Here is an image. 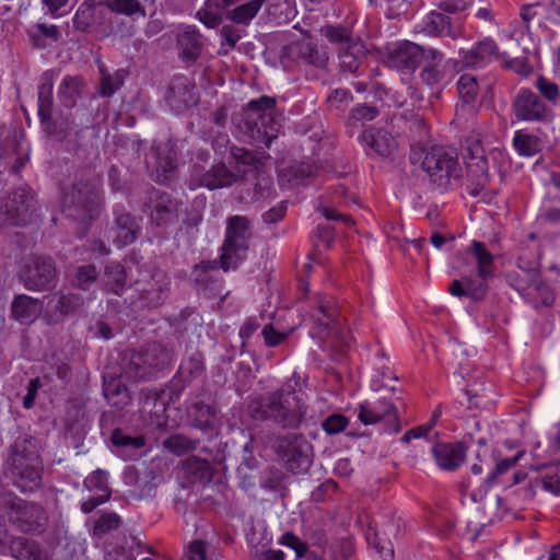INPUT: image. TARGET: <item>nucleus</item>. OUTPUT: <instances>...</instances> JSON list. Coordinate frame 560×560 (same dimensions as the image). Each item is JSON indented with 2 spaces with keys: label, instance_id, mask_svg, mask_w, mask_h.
Here are the masks:
<instances>
[{
  "label": "nucleus",
  "instance_id": "obj_39",
  "mask_svg": "<svg viewBox=\"0 0 560 560\" xmlns=\"http://www.w3.org/2000/svg\"><path fill=\"white\" fill-rule=\"evenodd\" d=\"M84 81L80 75H66L58 88V96L66 107H73L81 96Z\"/></svg>",
  "mask_w": 560,
  "mask_h": 560
},
{
  "label": "nucleus",
  "instance_id": "obj_51",
  "mask_svg": "<svg viewBox=\"0 0 560 560\" xmlns=\"http://www.w3.org/2000/svg\"><path fill=\"white\" fill-rule=\"evenodd\" d=\"M378 115V109L375 106L366 104H358L350 112L347 125L349 127H357L358 122L364 125L368 121H372Z\"/></svg>",
  "mask_w": 560,
  "mask_h": 560
},
{
  "label": "nucleus",
  "instance_id": "obj_33",
  "mask_svg": "<svg viewBox=\"0 0 560 560\" xmlns=\"http://www.w3.org/2000/svg\"><path fill=\"white\" fill-rule=\"evenodd\" d=\"M421 32L434 36L456 38L459 33L451 26V18L438 11H431L422 21Z\"/></svg>",
  "mask_w": 560,
  "mask_h": 560
},
{
  "label": "nucleus",
  "instance_id": "obj_10",
  "mask_svg": "<svg viewBox=\"0 0 560 560\" xmlns=\"http://www.w3.org/2000/svg\"><path fill=\"white\" fill-rule=\"evenodd\" d=\"M271 447L294 474L304 472L312 465V445L303 434L279 435Z\"/></svg>",
  "mask_w": 560,
  "mask_h": 560
},
{
  "label": "nucleus",
  "instance_id": "obj_20",
  "mask_svg": "<svg viewBox=\"0 0 560 560\" xmlns=\"http://www.w3.org/2000/svg\"><path fill=\"white\" fill-rule=\"evenodd\" d=\"M52 88L51 77L45 73L44 82L38 86V116L44 131L62 140L68 136V128L58 127L52 120Z\"/></svg>",
  "mask_w": 560,
  "mask_h": 560
},
{
  "label": "nucleus",
  "instance_id": "obj_49",
  "mask_svg": "<svg viewBox=\"0 0 560 560\" xmlns=\"http://www.w3.org/2000/svg\"><path fill=\"white\" fill-rule=\"evenodd\" d=\"M353 103V96L347 89H335L327 98V109L337 114H343L346 109Z\"/></svg>",
  "mask_w": 560,
  "mask_h": 560
},
{
  "label": "nucleus",
  "instance_id": "obj_45",
  "mask_svg": "<svg viewBox=\"0 0 560 560\" xmlns=\"http://www.w3.org/2000/svg\"><path fill=\"white\" fill-rule=\"evenodd\" d=\"M471 253L478 265L477 277L487 279L493 275V255L479 241L471 243Z\"/></svg>",
  "mask_w": 560,
  "mask_h": 560
},
{
  "label": "nucleus",
  "instance_id": "obj_47",
  "mask_svg": "<svg viewBox=\"0 0 560 560\" xmlns=\"http://www.w3.org/2000/svg\"><path fill=\"white\" fill-rule=\"evenodd\" d=\"M199 445V440L190 439L183 434H173L164 440L163 446L177 456L194 451Z\"/></svg>",
  "mask_w": 560,
  "mask_h": 560
},
{
  "label": "nucleus",
  "instance_id": "obj_21",
  "mask_svg": "<svg viewBox=\"0 0 560 560\" xmlns=\"http://www.w3.org/2000/svg\"><path fill=\"white\" fill-rule=\"evenodd\" d=\"M282 59L324 68L328 62V55L308 39H300L290 43L282 49Z\"/></svg>",
  "mask_w": 560,
  "mask_h": 560
},
{
  "label": "nucleus",
  "instance_id": "obj_18",
  "mask_svg": "<svg viewBox=\"0 0 560 560\" xmlns=\"http://www.w3.org/2000/svg\"><path fill=\"white\" fill-rule=\"evenodd\" d=\"M177 153L171 142H154L144 154L148 170L155 172V180L164 184L177 167Z\"/></svg>",
  "mask_w": 560,
  "mask_h": 560
},
{
  "label": "nucleus",
  "instance_id": "obj_1",
  "mask_svg": "<svg viewBox=\"0 0 560 560\" xmlns=\"http://www.w3.org/2000/svg\"><path fill=\"white\" fill-rule=\"evenodd\" d=\"M250 416L282 429H298L306 419L307 405L291 386L261 395L248 405Z\"/></svg>",
  "mask_w": 560,
  "mask_h": 560
},
{
  "label": "nucleus",
  "instance_id": "obj_3",
  "mask_svg": "<svg viewBox=\"0 0 560 560\" xmlns=\"http://www.w3.org/2000/svg\"><path fill=\"white\" fill-rule=\"evenodd\" d=\"M102 196L100 180L94 177H80L63 190L62 212L70 219L86 223L100 214Z\"/></svg>",
  "mask_w": 560,
  "mask_h": 560
},
{
  "label": "nucleus",
  "instance_id": "obj_14",
  "mask_svg": "<svg viewBox=\"0 0 560 560\" xmlns=\"http://www.w3.org/2000/svg\"><path fill=\"white\" fill-rule=\"evenodd\" d=\"M246 171L228 168L225 163L220 162L217 165L211 166L209 170H205L203 166L195 164L190 173V187H206L210 190L231 186L238 179L241 173Z\"/></svg>",
  "mask_w": 560,
  "mask_h": 560
},
{
  "label": "nucleus",
  "instance_id": "obj_48",
  "mask_svg": "<svg viewBox=\"0 0 560 560\" xmlns=\"http://www.w3.org/2000/svg\"><path fill=\"white\" fill-rule=\"evenodd\" d=\"M96 8L93 3H82L73 18V26L81 32H89L96 24Z\"/></svg>",
  "mask_w": 560,
  "mask_h": 560
},
{
  "label": "nucleus",
  "instance_id": "obj_19",
  "mask_svg": "<svg viewBox=\"0 0 560 560\" xmlns=\"http://www.w3.org/2000/svg\"><path fill=\"white\" fill-rule=\"evenodd\" d=\"M427 49L409 40L387 45L385 59L389 67L413 72L425 58Z\"/></svg>",
  "mask_w": 560,
  "mask_h": 560
},
{
  "label": "nucleus",
  "instance_id": "obj_34",
  "mask_svg": "<svg viewBox=\"0 0 560 560\" xmlns=\"http://www.w3.org/2000/svg\"><path fill=\"white\" fill-rule=\"evenodd\" d=\"M114 446L120 448V456L126 459H132L137 456V451L144 446L145 440L141 435L131 436L116 429L110 436Z\"/></svg>",
  "mask_w": 560,
  "mask_h": 560
},
{
  "label": "nucleus",
  "instance_id": "obj_23",
  "mask_svg": "<svg viewBox=\"0 0 560 560\" xmlns=\"http://www.w3.org/2000/svg\"><path fill=\"white\" fill-rule=\"evenodd\" d=\"M47 299L46 317L49 324L61 323L84 305V299L79 293L58 291Z\"/></svg>",
  "mask_w": 560,
  "mask_h": 560
},
{
  "label": "nucleus",
  "instance_id": "obj_2",
  "mask_svg": "<svg viewBox=\"0 0 560 560\" xmlns=\"http://www.w3.org/2000/svg\"><path fill=\"white\" fill-rule=\"evenodd\" d=\"M40 443L32 435H22L8 448L7 471L15 487L33 491L40 486L44 470Z\"/></svg>",
  "mask_w": 560,
  "mask_h": 560
},
{
  "label": "nucleus",
  "instance_id": "obj_53",
  "mask_svg": "<svg viewBox=\"0 0 560 560\" xmlns=\"http://www.w3.org/2000/svg\"><path fill=\"white\" fill-rule=\"evenodd\" d=\"M459 97L465 104H470L476 101L478 94V83L475 77L464 74L457 82Z\"/></svg>",
  "mask_w": 560,
  "mask_h": 560
},
{
  "label": "nucleus",
  "instance_id": "obj_58",
  "mask_svg": "<svg viewBox=\"0 0 560 560\" xmlns=\"http://www.w3.org/2000/svg\"><path fill=\"white\" fill-rule=\"evenodd\" d=\"M59 36V32L55 25H46V24H36L34 30L31 33V37L34 42V45L37 47L46 46V43L43 39H50L51 42H57Z\"/></svg>",
  "mask_w": 560,
  "mask_h": 560
},
{
  "label": "nucleus",
  "instance_id": "obj_5",
  "mask_svg": "<svg viewBox=\"0 0 560 560\" xmlns=\"http://www.w3.org/2000/svg\"><path fill=\"white\" fill-rule=\"evenodd\" d=\"M0 514L18 532L25 535H39L45 532L48 516L44 508L24 500L12 492L0 493Z\"/></svg>",
  "mask_w": 560,
  "mask_h": 560
},
{
  "label": "nucleus",
  "instance_id": "obj_27",
  "mask_svg": "<svg viewBox=\"0 0 560 560\" xmlns=\"http://www.w3.org/2000/svg\"><path fill=\"white\" fill-rule=\"evenodd\" d=\"M317 307L312 314L314 326L312 335L320 339L326 338L334 327L336 310L323 294H317Z\"/></svg>",
  "mask_w": 560,
  "mask_h": 560
},
{
  "label": "nucleus",
  "instance_id": "obj_59",
  "mask_svg": "<svg viewBox=\"0 0 560 560\" xmlns=\"http://www.w3.org/2000/svg\"><path fill=\"white\" fill-rule=\"evenodd\" d=\"M535 88L541 94V96L550 102L552 105H556L560 100V90L559 86L550 81L549 79L539 75L535 81Z\"/></svg>",
  "mask_w": 560,
  "mask_h": 560
},
{
  "label": "nucleus",
  "instance_id": "obj_7",
  "mask_svg": "<svg viewBox=\"0 0 560 560\" xmlns=\"http://www.w3.org/2000/svg\"><path fill=\"white\" fill-rule=\"evenodd\" d=\"M173 361V351L159 342L132 351L124 364V372L133 381H148L167 369Z\"/></svg>",
  "mask_w": 560,
  "mask_h": 560
},
{
  "label": "nucleus",
  "instance_id": "obj_12",
  "mask_svg": "<svg viewBox=\"0 0 560 560\" xmlns=\"http://www.w3.org/2000/svg\"><path fill=\"white\" fill-rule=\"evenodd\" d=\"M131 304L138 308L162 305L168 296L170 280L163 272L143 273L131 284Z\"/></svg>",
  "mask_w": 560,
  "mask_h": 560
},
{
  "label": "nucleus",
  "instance_id": "obj_26",
  "mask_svg": "<svg viewBox=\"0 0 560 560\" xmlns=\"http://www.w3.org/2000/svg\"><path fill=\"white\" fill-rule=\"evenodd\" d=\"M438 466L444 470H455L464 462L466 448L462 443H438L432 447Z\"/></svg>",
  "mask_w": 560,
  "mask_h": 560
},
{
  "label": "nucleus",
  "instance_id": "obj_8",
  "mask_svg": "<svg viewBox=\"0 0 560 560\" xmlns=\"http://www.w3.org/2000/svg\"><path fill=\"white\" fill-rule=\"evenodd\" d=\"M422 167L431 180L441 187L447 186L451 179H458L462 176L457 152L441 145H433L425 152Z\"/></svg>",
  "mask_w": 560,
  "mask_h": 560
},
{
  "label": "nucleus",
  "instance_id": "obj_52",
  "mask_svg": "<svg viewBox=\"0 0 560 560\" xmlns=\"http://www.w3.org/2000/svg\"><path fill=\"white\" fill-rule=\"evenodd\" d=\"M83 486L89 491H101L102 494H109L112 495V490L108 487V472L103 469H96L93 472H91L83 482Z\"/></svg>",
  "mask_w": 560,
  "mask_h": 560
},
{
  "label": "nucleus",
  "instance_id": "obj_42",
  "mask_svg": "<svg viewBox=\"0 0 560 560\" xmlns=\"http://www.w3.org/2000/svg\"><path fill=\"white\" fill-rule=\"evenodd\" d=\"M315 172V167L310 162H299L280 171V182H287L291 186H299L311 177Z\"/></svg>",
  "mask_w": 560,
  "mask_h": 560
},
{
  "label": "nucleus",
  "instance_id": "obj_57",
  "mask_svg": "<svg viewBox=\"0 0 560 560\" xmlns=\"http://www.w3.org/2000/svg\"><path fill=\"white\" fill-rule=\"evenodd\" d=\"M98 272L94 265H83L78 267L74 276L73 283L81 290H89L96 281Z\"/></svg>",
  "mask_w": 560,
  "mask_h": 560
},
{
  "label": "nucleus",
  "instance_id": "obj_50",
  "mask_svg": "<svg viewBox=\"0 0 560 560\" xmlns=\"http://www.w3.org/2000/svg\"><path fill=\"white\" fill-rule=\"evenodd\" d=\"M205 370L203 359L200 354H194L183 361L179 366V375L185 382L199 377Z\"/></svg>",
  "mask_w": 560,
  "mask_h": 560
},
{
  "label": "nucleus",
  "instance_id": "obj_31",
  "mask_svg": "<svg viewBox=\"0 0 560 560\" xmlns=\"http://www.w3.org/2000/svg\"><path fill=\"white\" fill-rule=\"evenodd\" d=\"M11 311L13 317L21 324H30L40 313V302L26 294H20L12 301Z\"/></svg>",
  "mask_w": 560,
  "mask_h": 560
},
{
  "label": "nucleus",
  "instance_id": "obj_38",
  "mask_svg": "<svg viewBox=\"0 0 560 560\" xmlns=\"http://www.w3.org/2000/svg\"><path fill=\"white\" fill-rule=\"evenodd\" d=\"M141 541L136 536H126L121 545L106 550L105 560H136L137 555L143 550Z\"/></svg>",
  "mask_w": 560,
  "mask_h": 560
},
{
  "label": "nucleus",
  "instance_id": "obj_29",
  "mask_svg": "<svg viewBox=\"0 0 560 560\" xmlns=\"http://www.w3.org/2000/svg\"><path fill=\"white\" fill-rule=\"evenodd\" d=\"M444 55L432 47L427 48L424 66L420 72V78L423 83L429 86H435L440 84L445 78V70L443 67Z\"/></svg>",
  "mask_w": 560,
  "mask_h": 560
},
{
  "label": "nucleus",
  "instance_id": "obj_17",
  "mask_svg": "<svg viewBox=\"0 0 560 560\" xmlns=\"http://www.w3.org/2000/svg\"><path fill=\"white\" fill-rule=\"evenodd\" d=\"M142 211L150 213L154 225L166 226L177 218L178 205L170 194L151 188L147 191Z\"/></svg>",
  "mask_w": 560,
  "mask_h": 560
},
{
  "label": "nucleus",
  "instance_id": "obj_30",
  "mask_svg": "<svg viewBox=\"0 0 560 560\" xmlns=\"http://www.w3.org/2000/svg\"><path fill=\"white\" fill-rule=\"evenodd\" d=\"M466 171L472 186L470 195L477 196L489 182L487 159L483 155H471L466 162Z\"/></svg>",
  "mask_w": 560,
  "mask_h": 560
},
{
  "label": "nucleus",
  "instance_id": "obj_56",
  "mask_svg": "<svg viewBox=\"0 0 560 560\" xmlns=\"http://www.w3.org/2000/svg\"><path fill=\"white\" fill-rule=\"evenodd\" d=\"M102 71L101 94L102 96H112L124 83L126 78L125 70H118L114 74Z\"/></svg>",
  "mask_w": 560,
  "mask_h": 560
},
{
  "label": "nucleus",
  "instance_id": "obj_25",
  "mask_svg": "<svg viewBox=\"0 0 560 560\" xmlns=\"http://www.w3.org/2000/svg\"><path fill=\"white\" fill-rule=\"evenodd\" d=\"M124 478L126 483L136 486V495L139 499L153 498L156 493L158 486L162 480V477L152 468L137 470L129 467L125 471Z\"/></svg>",
  "mask_w": 560,
  "mask_h": 560
},
{
  "label": "nucleus",
  "instance_id": "obj_43",
  "mask_svg": "<svg viewBox=\"0 0 560 560\" xmlns=\"http://www.w3.org/2000/svg\"><path fill=\"white\" fill-rule=\"evenodd\" d=\"M527 273L534 284L533 291H535L536 294L534 302L535 307H539L540 305L551 306L555 302V294L548 285L539 281L540 275L535 264H532L527 268Z\"/></svg>",
  "mask_w": 560,
  "mask_h": 560
},
{
  "label": "nucleus",
  "instance_id": "obj_9",
  "mask_svg": "<svg viewBox=\"0 0 560 560\" xmlns=\"http://www.w3.org/2000/svg\"><path fill=\"white\" fill-rule=\"evenodd\" d=\"M19 281L28 291L42 292L54 289L58 283L55 260L47 256H31L18 272Z\"/></svg>",
  "mask_w": 560,
  "mask_h": 560
},
{
  "label": "nucleus",
  "instance_id": "obj_24",
  "mask_svg": "<svg viewBox=\"0 0 560 560\" xmlns=\"http://www.w3.org/2000/svg\"><path fill=\"white\" fill-rule=\"evenodd\" d=\"M165 98L175 113L186 110L198 101L196 88L186 77H177L172 81Z\"/></svg>",
  "mask_w": 560,
  "mask_h": 560
},
{
  "label": "nucleus",
  "instance_id": "obj_13",
  "mask_svg": "<svg viewBox=\"0 0 560 560\" xmlns=\"http://www.w3.org/2000/svg\"><path fill=\"white\" fill-rule=\"evenodd\" d=\"M358 418L365 425L383 422L386 425V431L390 433H397L401 429L397 408L385 398L361 402Z\"/></svg>",
  "mask_w": 560,
  "mask_h": 560
},
{
  "label": "nucleus",
  "instance_id": "obj_61",
  "mask_svg": "<svg viewBox=\"0 0 560 560\" xmlns=\"http://www.w3.org/2000/svg\"><path fill=\"white\" fill-rule=\"evenodd\" d=\"M513 144L522 155L530 156L537 152V138L522 131L515 133Z\"/></svg>",
  "mask_w": 560,
  "mask_h": 560
},
{
  "label": "nucleus",
  "instance_id": "obj_35",
  "mask_svg": "<svg viewBox=\"0 0 560 560\" xmlns=\"http://www.w3.org/2000/svg\"><path fill=\"white\" fill-rule=\"evenodd\" d=\"M9 552L19 560H43L39 545L35 540L22 536L11 538Z\"/></svg>",
  "mask_w": 560,
  "mask_h": 560
},
{
  "label": "nucleus",
  "instance_id": "obj_64",
  "mask_svg": "<svg viewBox=\"0 0 560 560\" xmlns=\"http://www.w3.org/2000/svg\"><path fill=\"white\" fill-rule=\"evenodd\" d=\"M547 9L541 3H532L526 4L522 8L521 11V18L526 23V26L528 27L530 22L537 23L538 25H541L542 16L545 15Z\"/></svg>",
  "mask_w": 560,
  "mask_h": 560
},
{
  "label": "nucleus",
  "instance_id": "obj_16",
  "mask_svg": "<svg viewBox=\"0 0 560 560\" xmlns=\"http://www.w3.org/2000/svg\"><path fill=\"white\" fill-rule=\"evenodd\" d=\"M512 110L520 121L545 122L550 120L551 109L529 89H521L512 102Z\"/></svg>",
  "mask_w": 560,
  "mask_h": 560
},
{
  "label": "nucleus",
  "instance_id": "obj_46",
  "mask_svg": "<svg viewBox=\"0 0 560 560\" xmlns=\"http://www.w3.org/2000/svg\"><path fill=\"white\" fill-rule=\"evenodd\" d=\"M259 10L258 3L249 0L228 11L226 19L235 24L246 26L255 19Z\"/></svg>",
  "mask_w": 560,
  "mask_h": 560
},
{
  "label": "nucleus",
  "instance_id": "obj_11",
  "mask_svg": "<svg viewBox=\"0 0 560 560\" xmlns=\"http://www.w3.org/2000/svg\"><path fill=\"white\" fill-rule=\"evenodd\" d=\"M320 33L337 46L341 68L349 72H355L365 58L366 50L363 43L351 36L350 32L342 26L326 25L322 27Z\"/></svg>",
  "mask_w": 560,
  "mask_h": 560
},
{
  "label": "nucleus",
  "instance_id": "obj_28",
  "mask_svg": "<svg viewBox=\"0 0 560 560\" xmlns=\"http://www.w3.org/2000/svg\"><path fill=\"white\" fill-rule=\"evenodd\" d=\"M177 44L180 49L179 56L182 59L195 62L202 52V34L196 26L187 25L178 35Z\"/></svg>",
  "mask_w": 560,
  "mask_h": 560
},
{
  "label": "nucleus",
  "instance_id": "obj_36",
  "mask_svg": "<svg viewBox=\"0 0 560 560\" xmlns=\"http://www.w3.org/2000/svg\"><path fill=\"white\" fill-rule=\"evenodd\" d=\"M155 0H107L105 7L115 14L133 16L147 15V7L153 5Z\"/></svg>",
  "mask_w": 560,
  "mask_h": 560
},
{
  "label": "nucleus",
  "instance_id": "obj_54",
  "mask_svg": "<svg viewBox=\"0 0 560 560\" xmlns=\"http://www.w3.org/2000/svg\"><path fill=\"white\" fill-rule=\"evenodd\" d=\"M233 162L237 165L254 166L256 170L260 164V160L252 151L235 145L231 147L230 156H228V163L232 164Z\"/></svg>",
  "mask_w": 560,
  "mask_h": 560
},
{
  "label": "nucleus",
  "instance_id": "obj_44",
  "mask_svg": "<svg viewBox=\"0 0 560 560\" xmlns=\"http://www.w3.org/2000/svg\"><path fill=\"white\" fill-rule=\"evenodd\" d=\"M103 393L108 404L118 409L124 408L130 401L127 387L119 380L113 378L105 382Z\"/></svg>",
  "mask_w": 560,
  "mask_h": 560
},
{
  "label": "nucleus",
  "instance_id": "obj_55",
  "mask_svg": "<svg viewBox=\"0 0 560 560\" xmlns=\"http://www.w3.org/2000/svg\"><path fill=\"white\" fill-rule=\"evenodd\" d=\"M177 327L184 332L198 334L202 328L201 315L192 310H185L179 314Z\"/></svg>",
  "mask_w": 560,
  "mask_h": 560
},
{
  "label": "nucleus",
  "instance_id": "obj_63",
  "mask_svg": "<svg viewBox=\"0 0 560 560\" xmlns=\"http://www.w3.org/2000/svg\"><path fill=\"white\" fill-rule=\"evenodd\" d=\"M463 279L467 288V298H470L474 301H480L486 296L488 290L486 279L479 277L477 279L464 277Z\"/></svg>",
  "mask_w": 560,
  "mask_h": 560
},
{
  "label": "nucleus",
  "instance_id": "obj_60",
  "mask_svg": "<svg viewBox=\"0 0 560 560\" xmlns=\"http://www.w3.org/2000/svg\"><path fill=\"white\" fill-rule=\"evenodd\" d=\"M120 517L116 513H104L95 522L93 533L95 536L102 537L109 532L117 529L120 525Z\"/></svg>",
  "mask_w": 560,
  "mask_h": 560
},
{
  "label": "nucleus",
  "instance_id": "obj_32",
  "mask_svg": "<svg viewBox=\"0 0 560 560\" xmlns=\"http://www.w3.org/2000/svg\"><path fill=\"white\" fill-rule=\"evenodd\" d=\"M362 141L381 156H388L396 149L395 139L383 129H370L363 132Z\"/></svg>",
  "mask_w": 560,
  "mask_h": 560
},
{
  "label": "nucleus",
  "instance_id": "obj_22",
  "mask_svg": "<svg viewBox=\"0 0 560 560\" xmlns=\"http://www.w3.org/2000/svg\"><path fill=\"white\" fill-rule=\"evenodd\" d=\"M498 55L499 49L494 40L486 38L469 49H460L455 59V68L459 71L481 68L497 59Z\"/></svg>",
  "mask_w": 560,
  "mask_h": 560
},
{
  "label": "nucleus",
  "instance_id": "obj_41",
  "mask_svg": "<svg viewBox=\"0 0 560 560\" xmlns=\"http://www.w3.org/2000/svg\"><path fill=\"white\" fill-rule=\"evenodd\" d=\"M192 425L203 432L213 430L214 409L203 401L194 402L188 409Z\"/></svg>",
  "mask_w": 560,
  "mask_h": 560
},
{
  "label": "nucleus",
  "instance_id": "obj_40",
  "mask_svg": "<svg viewBox=\"0 0 560 560\" xmlns=\"http://www.w3.org/2000/svg\"><path fill=\"white\" fill-rule=\"evenodd\" d=\"M104 289L116 295H120L126 284V271L121 264L109 262L104 269Z\"/></svg>",
  "mask_w": 560,
  "mask_h": 560
},
{
  "label": "nucleus",
  "instance_id": "obj_15",
  "mask_svg": "<svg viewBox=\"0 0 560 560\" xmlns=\"http://www.w3.org/2000/svg\"><path fill=\"white\" fill-rule=\"evenodd\" d=\"M2 209L13 225H26L36 215L37 201L30 189L19 188L5 199Z\"/></svg>",
  "mask_w": 560,
  "mask_h": 560
},
{
  "label": "nucleus",
  "instance_id": "obj_4",
  "mask_svg": "<svg viewBox=\"0 0 560 560\" xmlns=\"http://www.w3.org/2000/svg\"><path fill=\"white\" fill-rule=\"evenodd\" d=\"M276 100L261 96L250 101L242 114V131L257 143L269 148L280 132V120L275 114Z\"/></svg>",
  "mask_w": 560,
  "mask_h": 560
},
{
  "label": "nucleus",
  "instance_id": "obj_62",
  "mask_svg": "<svg viewBox=\"0 0 560 560\" xmlns=\"http://www.w3.org/2000/svg\"><path fill=\"white\" fill-rule=\"evenodd\" d=\"M397 95L404 97L398 101L399 106H411L412 108H420L423 102L422 93L412 85H404L401 91L397 92Z\"/></svg>",
  "mask_w": 560,
  "mask_h": 560
},
{
  "label": "nucleus",
  "instance_id": "obj_37",
  "mask_svg": "<svg viewBox=\"0 0 560 560\" xmlns=\"http://www.w3.org/2000/svg\"><path fill=\"white\" fill-rule=\"evenodd\" d=\"M115 223L117 226L116 241L119 245L125 246L136 241L140 226L130 213L124 211L116 213Z\"/></svg>",
  "mask_w": 560,
  "mask_h": 560
},
{
  "label": "nucleus",
  "instance_id": "obj_6",
  "mask_svg": "<svg viewBox=\"0 0 560 560\" xmlns=\"http://www.w3.org/2000/svg\"><path fill=\"white\" fill-rule=\"evenodd\" d=\"M252 237V222L247 217L228 218L220 255V266L224 271L236 269L246 259Z\"/></svg>",
  "mask_w": 560,
  "mask_h": 560
}]
</instances>
